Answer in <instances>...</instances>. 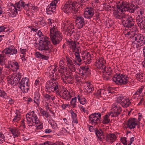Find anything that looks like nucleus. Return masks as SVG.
Wrapping results in <instances>:
<instances>
[{"mask_svg": "<svg viewBox=\"0 0 145 145\" xmlns=\"http://www.w3.org/2000/svg\"><path fill=\"white\" fill-rule=\"evenodd\" d=\"M21 4L20 1H19L17 3H16L15 4V5H16V6H14V12H15L17 14H18L17 10L19 11H21V6L20 4Z\"/></svg>", "mask_w": 145, "mask_h": 145, "instance_id": "obj_22", "label": "nucleus"}, {"mask_svg": "<svg viewBox=\"0 0 145 145\" xmlns=\"http://www.w3.org/2000/svg\"><path fill=\"white\" fill-rule=\"evenodd\" d=\"M41 58L42 59H44L45 60H47L49 58V57L48 56H46L43 55H42V56H41Z\"/></svg>", "mask_w": 145, "mask_h": 145, "instance_id": "obj_60", "label": "nucleus"}, {"mask_svg": "<svg viewBox=\"0 0 145 145\" xmlns=\"http://www.w3.org/2000/svg\"><path fill=\"white\" fill-rule=\"evenodd\" d=\"M105 93V90L103 89H100L97 90V92L94 93L93 95L96 96L102 97V95H104Z\"/></svg>", "mask_w": 145, "mask_h": 145, "instance_id": "obj_21", "label": "nucleus"}, {"mask_svg": "<svg viewBox=\"0 0 145 145\" xmlns=\"http://www.w3.org/2000/svg\"><path fill=\"white\" fill-rule=\"evenodd\" d=\"M129 78L127 75L120 73L116 74L112 78L113 81L118 85H124L129 83Z\"/></svg>", "mask_w": 145, "mask_h": 145, "instance_id": "obj_4", "label": "nucleus"}, {"mask_svg": "<svg viewBox=\"0 0 145 145\" xmlns=\"http://www.w3.org/2000/svg\"><path fill=\"white\" fill-rule=\"evenodd\" d=\"M57 95H59L61 98H62V99L65 100H67V98H66L67 97H65L64 95H63L62 96H61V95H60L59 93L57 92Z\"/></svg>", "mask_w": 145, "mask_h": 145, "instance_id": "obj_62", "label": "nucleus"}, {"mask_svg": "<svg viewBox=\"0 0 145 145\" xmlns=\"http://www.w3.org/2000/svg\"><path fill=\"white\" fill-rule=\"evenodd\" d=\"M126 16L125 15L123 14V15H120L119 14H116L115 15V17L118 19H121L122 20V18L123 17V16Z\"/></svg>", "mask_w": 145, "mask_h": 145, "instance_id": "obj_51", "label": "nucleus"}, {"mask_svg": "<svg viewBox=\"0 0 145 145\" xmlns=\"http://www.w3.org/2000/svg\"><path fill=\"white\" fill-rule=\"evenodd\" d=\"M66 59L67 62V64L68 66H71L73 64V62H72V61L68 57H66Z\"/></svg>", "mask_w": 145, "mask_h": 145, "instance_id": "obj_35", "label": "nucleus"}, {"mask_svg": "<svg viewBox=\"0 0 145 145\" xmlns=\"http://www.w3.org/2000/svg\"><path fill=\"white\" fill-rule=\"evenodd\" d=\"M76 97L72 98L71 101V105L72 106V107L74 108L76 106Z\"/></svg>", "mask_w": 145, "mask_h": 145, "instance_id": "obj_33", "label": "nucleus"}, {"mask_svg": "<svg viewBox=\"0 0 145 145\" xmlns=\"http://www.w3.org/2000/svg\"><path fill=\"white\" fill-rule=\"evenodd\" d=\"M71 114L72 117V119L76 118V114L75 113H74L73 111L72 110L71 111Z\"/></svg>", "mask_w": 145, "mask_h": 145, "instance_id": "obj_48", "label": "nucleus"}, {"mask_svg": "<svg viewBox=\"0 0 145 145\" xmlns=\"http://www.w3.org/2000/svg\"><path fill=\"white\" fill-rule=\"evenodd\" d=\"M84 12V17L86 18L90 19L93 16L94 10L93 8L90 7L87 8Z\"/></svg>", "mask_w": 145, "mask_h": 145, "instance_id": "obj_14", "label": "nucleus"}, {"mask_svg": "<svg viewBox=\"0 0 145 145\" xmlns=\"http://www.w3.org/2000/svg\"><path fill=\"white\" fill-rule=\"evenodd\" d=\"M35 57L37 58H39L41 57V56H42V54H41L40 52H36L35 54Z\"/></svg>", "mask_w": 145, "mask_h": 145, "instance_id": "obj_53", "label": "nucleus"}, {"mask_svg": "<svg viewBox=\"0 0 145 145\" xmlns=\"http://www.w3.org/2000/svg\"><path fill=\"white\" fill-rule=\"evenodd\" d=\"M97 128H94L93 126H90L89 128V130L90 132H95V130H96Z\"/></svg>", "mask_w": 145, "mask_h": 145, "instance_id": "obj_49", "label": "nucleus"}, {"mask_svg": "<svg viewBox=\"0 0 145 145\" xmlns=\"http://www.w3.org/2000/svg\"><path fill=\"white\" fill-rule=\"evenodd\" d=\"M137 119L135 118H130L127 121L126 123L127 127L131 129L134 128L137 124Z\"/></svg>", "mask_w": 145, "mask_h": 145, "instance_id": "obj_10", "label": "nucleus"}, {"mask_svg": "<svg viewBox=\"0 0 145 145\" xmlns=\"http://www.w3.org/2000/svg\"><path fill=\"white\" fill-rule=\"evenodd\" d=\"M48 8L46 9V12L47 14H52L51 12H54L56 10V7H52V6H48Z\"/></svg>", "mask_w": 145, "mask_h": 145, "instance_id": "obj_19", "label": "nucleus"}, {"mask_svg": "<svg viewBox=\"0 0 145 145\" xmlns=\"http://www.w3.org/2000/svg\"><path fill=\"white\" fill-rule=\"evenodd\" d=\"M101 114L100 113H95L91 114L89 116V123L92 125H96L101 123Z\"/></svg>", "mask_w": 145, "mask_h": 145, "instance_id": "obj_5", "label": "nucleus"}, {"mask_svg": "<svg viewBox=\"0 0 145 145\" xmlns=\"http://www.w3.org/2000/svg\"><path fill=\"white\" fill-rule=\"evenodd\" d=\"M116 138V136L114 134H108L106 136L105 140L108 142H110L111 143H112L114 141Z\"/></svg>", "mask_w": 145, "mask_h": 145, "instance_id": "obj_18", "label": "nucleus"}, {"mask_svg": "<svg viewBox=\"0 0 145 145\" xmlns=\"http://www.w3.org/2000/svg\"><path fill=\"white\" fill-rule=\"evenodd\" d=\"M136 78L139 81H143V76L140 75V73L136 74L135 76Z\"/></svg>", "mask_w": 145, "mask_h": 145, "instance_id": "obj_34", "label": "nucleus"}, {"mask_svg": "<svg viewBox=\"0 0 145 145\" xmlns=\"http://www.w3.org/2000/svg\"><path fill=\"white\" fill-rule=\"evenodd\" d=\"M124 16H123L122 23L124 27L129 28L134 26V21L131 16L126 15Z\"/></svg>", "mask_w": 145, "mask_h": 145, "instance_id": "obj_6", "label": "nucleus"}, {"mask_svg": "<svg viewBox=\"0 0 145 145\" xmlns=\"http://www.w3.org/2000/svg\"><path fill=\"white\" fill-rule=\"evenodd\" d=\"M95 133L97 137H98L100 136L101 135H102V134L103 133L101 130L100 129V130H98L97 128L96 130H95Z\"/></svg>", "mask_w": 145, "mask_h": 145, "instance_id": "obj_32", "label": "nucleus"}, {"mask_svg": "<svg viewBox=\"0 0 145 145\" xmlns=\"http://www.w3.org/2000/svg\"><path fill=\"white\" fill-rule=\"evenodd\" d=\"M68 67L71 72H74L76 71L75 65L74 64L72 65L71 66H69Z\"/></svg>", "mask_w": 145, "mask_h": 145, "instance_id": "obj_40", "label": "nucleus"}, {"mask_svg": "<svg viewBox=\"0 0 145 145\" xmlns=\"http://www.w3.org/2000/svg\"><path fill=\"white\" fill-rule=\"evenodd\" d=\"M21 4H20V6H21V8L22 9H22H24V10L28 11L29 9V7H26L25 6V2L24 1H22L20 2Z\"/></svg>", "mask_w": 145, "mask_h": 145, "instance_id": "obj_31", "label": "nucleus"}, {"mask_svg": "<svg viewBox=\"0 0 145 145\" xmlns=\"http://www.w3.org/2000/svg\"><path fill=\"white\" fill-rule=\"evenodd\" d=\"M88 85L87 86L85 91L88 93H88H92V91L94 90V88L93 85L90 84L89 82L88 83Z\"/></svg>", "mask_w": 145, "mask_h": 145, "instance_id": "obj_20", "label": "nucleus"}, {"mask_svg": "<svg viewBox=\"0 0 145 145\" xmlns=\"http://www.w3.org/2000/svg\"><path fill=\"white\" fill-rule=\"evenodd\" d=\"M27 121L29 125V126H32L33 125V123L31 122H32L31 119L27 120Z\"/></svg>", "mask_w": 145, "mask_h": 145, "instance_id": "obj_54", "label": "nucleus"}, {"mask_svg": "<svg viewBox=\"0 0 145 145\" xmlns=\"http://www.w3.org/2000/svg\"><path fill=\"white\" fill-rule=\"evenodd\" d=\"M56 86H54V85H53V90L54 91L56 89H57L58 88V83L57 84H55Z\"/></svg>", "mask_w": 145, "mask_h": 145, "instance_id": "obj_59", "label": "nucleus"}, {"mask_svg": "<svg viewBox=\"0 0 145 145\" xmlns=\"http://www.w3.org/2000/svg\"><path fill=\"white\" fill-rule=\"evenodd\" d=\"M73 52H75V53H79L81 52L80 50V47L76 46V48L74 49H73Z\"/></svg>", "mask_w": 145, "mask_h": 145, "instance_id": "obj_42", "label": "nucleus"}, {"mask_svg": "<svg viewBox=\"0 0 145 145\" xmlns=\"http://www.w3.org/2000/svg\"><path fill=\"white\" fill-rule=\"evenodd\" d=\"M20 115H18V114H16L13 120L12 121L17 122L18 121L20 120Z\"/></svg>", "mask_w": 145, "mask_h": 145, "instance_id": "obj_38", "label": "nucleus"}, {"mask_svg": "<svg viewBox=\"0 0 145 145\" xmlns=\"http://www.w3.org/2000/svg\"><path fill=\"white\" fill-rule=\"evenodd\" d=\"M5 137L3 134H1V137H0V144L3 143L5 141Z\"/></svg>", "mask_w": 145, "mask_h": 145, "instance_id": "obj_44", "label": "nucleus"}, {"mask_svg": "<svg viewBox=\"0 0 145 145\" xmlns=\"http://www.w3.org/2000/svg\"><path fill=\"white\" fill-rule=\"evenodd\" d=\"M72 6L70 4V3L68 2H67L66 4L64 6H63L61 7L62 10L65 13H68L72 12V8L71 7Z\"/></svg>", "mask_w": 145, "mask_h": 145, "instance_id": "obj_17", "label": "nucleus"}, {"mask_svg": "<svg viewBox=\"0 0 145 145\" xmlns=\"http://www.w3.org/2000/svg\"><path fill=\"white\" fill-rule=\"evenodd\" d=\"M131 103V102L129 99H125L122 101L120 104L123 107H127L130 105Z\"/></svg>", "mask_w": 145, "mask_h": 145, "instance_id": "obj_23", "label": "nucleus"}, {"mask_svg": "<svg viewBox=\"0 0 145 145\" xmlns=\"http://www.w3.org/2000/svg\"><path fill=\"white\" fill-rule=\"evenodd\" d=\"M50 36L52 42L54 46L60 43L61 41L63 36L62 34L57 30V27L54 26L50 31Z\"/></svg>", "mask_w": 145, "mask_h": 145, "instance_id": "obj_3", "label": "nucleus"}, {"mask_svg": "<svg viewBox=\"0 0 145 145\" xmlns=\"http://www.w3.org/2000/svg\"><path fill=\"white\" fill-rule=\"evenodd\" d=\"M7 99H8V103L9 104L12 105L14 103V101L13 99L11 98H10L9 97V98L8 97V98Z\"/></svg>", "mask_w": 145, "mask_h": 145, "instance_id": "obj_55", "label": "nucleus"}, {"mask_svg": "<svg viewBox=\"0 0 145 145\" xmlns=\"http://www.w3.org/2000/svg\"><path fill=\"white\" fill-rule=\"evenodd\" d=\"M98 138L100 141H102L104 140H105L106 139V137H105L103 133L102 135H101L100 136L98 137Z\"/></svg>", "mask_w": 145, "mask_h": 145, "instance_id": "obj_47", "label": "nucleus"}, {"mask_svg": "<svg viewBox=\"0 0 145 145\" xmlns=\"http://www.w3.org/2000/svg\"><path fill=\"white\" fill-rule=\"evenodd\" d=\"M103 60L104 59L101 58L100 59H99L97 61L96 63L100 66V67H102L103 69H105L106 68V66L104 64L103 62Z\"/></svg>", "mask_w": 145, "mask_h": 145, "instance_id": "obj_25", "label": "nucleus"}, {"mask_svg": "<svg viewBox=\"0 0 145 145\" xmlns=\"http://www.w3.org/2000/svg\"><path fill=\"white\" fill-rule=\"evenodd\" d=\"M2 97L5 99H8L9 97L7 96V94L3 90L0 89V97Z\"/></svg>", "mask_w": 145, "mask_h": 145, "instance_id": "obj_26", "label": "nucleus"}, {"mask_svg": "<svg viewBox=\"0 0 145 145\" xmlns=\"http://www.w3.org/2000/svg\"><path fill=\"white\" fill-rule=\"evenodd\" d=\"M93 19H95L96 20H97L99 19L100 17L99 16L100 15V13L97 11H95L94 12L93 11Z\"/></svg>", "mask_w": 145, "mask_h": 145, "instance_id": "obj_30", "label": "nucleus"}, {"mask_svg": "<svg viewBox=\"0 0 145 145\" xmlns=\"http://www.w3.org/2000/svg\"><path fill=\"white\" fill-rule=\"evenodd\" d=\"M136 21L140 28L145 29V18L138 16L136 18Z\"/></svg>", "mask_w": 145, "mask_h": 145, "instance_id": "obj_13", "label": "nucleus"}, {"mask_svg": "<svg viewBox=\"0 0 145 145\" xmlns=\"http://www.w3.org/2000/svg\"><path fill=\"white\" fill-rule=\"evenodd\" d=\"M69 104H63L61 105V107L63 108V109H65L66 108L67 106H69Z\"/></svg>", "mask_w": 145, "mask_h": 145, "instance_id": "obj_61", "label": "nucleus"}, {"mask_svg": "<svg viewBox=\"0 0 145 145\" xmlns=\"http://www.w3.org/2000/svg\"><path fill=\"white\" fill-rule=\"evenodd\" d=\"M18 131L19 130L18 129H15V130L13 134V135L15 136L16 137H18L19 136L20 134V133Z\"/></svg>", "mask_w": 145, "mask_h": 145, "instance_id": "obj_39", "label": "nucleus"}, {"mask_svg": "<svg viewBox=\"0 0 145 145\" xmlns=\"http://www.w3.org/2000/svg\"><path fill=\"white\" fill-rule=\"evenodd\" d=\"M75 22L78 29L82 28L85 25V21L83 17L81 16L76 15Z\"/></svg>", "mask_w": 145, "mask_h": 145, "instance_id": "obj_9", "label": "nucleus"}, {"mask_svg": "<svg viewBox=\"0 0 145 145\" xmlns=\"http://www.w3.org/2000/svg\"><path fill=\"white\" fill-rule=\"evenodd\" d=\"M109 117H108L107 115H105L103 119L102 123L103 124H106L108 123H109L110 119H109Z\"/></svg>", "mask_w": 145, "mask_h": 145, "instance_id": "obj_28", "label": "nucleus"}, {"mask_svg": "<svg viewBox=\"0 0 145 145\" xmlns=\"http://www.w3.org/2000/svg\"><path fill=\"white\" fill-rule=\"evenodd\" d=\"M40 95H39V96ZM39 97H35L34 98V102L36 104H37V103L39 102Z\"/></svg>", "mask_w": 145, "mask_h": 145, "instance_id": "obj_52", "label": "nucleus"}, {"mask_svg": "<svg viewBox=\"0 0 145 145\" xmlns=\"http://www.w3.org/2000/svg\"><path fill=\"white\" fill-rule=\"evenodd\" d=\"M5 29V27H4V26H0V33L2 32V31H4Z\"/></svg>", "mask_w": 145, "mask_h": 145, "instance_id": "obj_64", "label": "nucleus"}, {"mask_svg": "<svg viewBox=\"0 0 145 145\" xmlns=\"http://www.w3.org/2000/svg\"><path fill=\"white\" fill-rule=\"evenodd\" d=\"M72 12L74 14H76L77 13H79L80 10L79 9V8H72Z\"/></svg>", "mask_w": 145, "mask_h": 145, "instance_id": "obj_43", "label": "nucleus"}, {"mask_svg": "<svg viewBox=\"0 0 145 145\" xmlns=\"http://www.w3.org/2000/svg\"><path fill=\"white\" fill-rule=\"evenodd\" d=\"M67 23H68V21H65L63 22V24L64 25V26L63 27V30L66 32H69L70 29L68 28V24H66Z\"/></svg>", "mask_w": 145, "mask_h": 145, "instance_id": "obj_29", "label": "nucleus"}, {"mask_svg": "<svg viewBox=\"0 0 145 145\" xmlns=\"http://www.w3.org/2000/svg\"><path fill=\"white\" fill-rule=\"evenodd\" d=\"M5 56L3 54H0V63L2 65H5L6 60L5 59Z\"/></svg>", "mask_w": 145, "mask_h": 145, "instance_id": "obj_27", "label": "nucleus"}, {"mask_svg": "<svg viewBox=\"0 0 145 145\" xmlns=\"http://www.w3.org/2000/svg\"><path fill=\"white\" fill-rule=\"evenodd\" d=\"M12 64H13V65H14V67L16 69V71L19 69V66L18 62H12Z\"/></svg>", "mask_w": 145, "mask_h": 145, "instance_id": "obj_41", "label": "nucleus"}, {"mask_svg": "<svg viewBox=\"0 0 145 145\" xmlns=\"http://www.w3.org/2000/svg\"><path fill=\"white\" fill-rule=\"evenodd\" d=\"M49 39L46 36L40 38L38 48L40 50H43L45 54L47 55L52 52L53 48L52 45Z\"/></svg>", "mask_w": 145, "mask_h": 145, "instance_id": "obj_1", "label": "nucleus"}, {"mask_svg": "<svg viewBox=\"0 0 145 145\" xmlns=\"http://www.w3.org/2000/svg\"><path fill=\"white\" fill-rule=\"evenodd\" d=\"M89 0H80V4L78 2H76L75 3L77 5L78 4V5L80 4V6L81 7L83 5H85L86 3Z\"/></svg>", "mask_w": 145, "mask_h": 145, "instance_id": "obj_36", "label": "nucleus"}, {"mask_svg": "<svg viewBox=\"0 0 145 145\" xmlns=\"http://www.w3.org/2000/svg\"><path fill=\"white\" fill-rule=\"evenodd\" d=\"M20 50L22 54L24 55L25 54V52L26 51V49L20 48Z\"/></svg>", "mask_w": 145, "mask_h": 145, "instance_id": "obj_63", "label": "nucleus"}, {"mask_svg": "<svg viewBox=\"0 0 145 145\" xmlns=\"http://www.w3.org/2000/svg\"><path fill=\"white\" fill-rule=\"evenodd\" d=\"M107 91L108 92V93H112V92H113V89L110 87H108L107 89Z\"/></svg>", "mask_w": 145, "mask_h": 145, "instance_id": "obj_57", "label": "nucleus"}, {"mask_svg": "<svg viewBox=\"0 0 145 145\" xmlns=\"http://www.w3.org/2000/svg\"><path fill=\"white\" fill-rule=\"evenodd\" d=\"M40 113L43 116H45L46 118H48L49 117V115L48 112L44 110L41 111L40 112Z\"/></svg>", "mask_w": 145, "mask_h": 145, "instance_id": "obj_45", "label": "nucleus"}, {"mask_svg": "<svg viewBox=\"0 0 145 145\" xmlns=\"http://www.w3.org/2000/svg\"><path fill=\"white\" fill-rule=\"evenodd\" d=\"M86 100L84 98H83V97H82L81 100L80 101V103L81 104L84 105L86 103Z\"/></svg>", "mask_w": 145, "mask_h": 145, "instance_id": "obj_50", "label": "nucleus"}, {"mask_svg": "<svg viewBox=\"0 0 145 145\" xmlns=\"http://www.w3.org/2000/svg\"><path fill=\"white\" fill-rule=\"evenodd\" d=\"M30 115L32 114V119H31L32 122L36 124H38L40 123L39 119L38 118L37 116H40L38 113H35L34 111L30 112Z\"/></svg>", "mask_w": 145, "mask_h": 145, "instance_id": "obj_15", "label": "nucleus"}, {"mask_svg": "<svg viewBox=\"0 0 145 145\" xmlns=\"http://www.w3.org/2000/svg\"><path fill=\"white\" fill-rule=\"evenodd\" d=\"M22 78L20 82L19 83V88L21 89L23 92H27L29 89L28 85V80Z\"/></svg>", "mask_w": 145, "mask_h": 145, "instance_id": "obj_8", "label": "nucleus"}, {"mask_svg": "<svg viewBox=\"0 0 145 145\" xmlns=\"http://www.w3.org/2000/svg\"><path fill=\"white\" fill-rule=\"evenodd\" d=\"M3 53H5V54H10L12 55H15L17 53V50L14 47H12V46L8 47L6 48L2 52Z\"/></svg>", "mask_w": 145, "mask_h": 145, "instance_id": "obj_12", "label": "nucleus"}, {"mask_svg": "<svg viewBox=\"0 0 145 145\" xmlns=\"http://www.w3.org/2000/svg\"><path fill=\"white\" fill-rule=\"evenodd\" d=\"M67 43L69 45V47L72 48V50L74 49L76 46V44L75 42L72 41H67Z\"/></svg>", "mask_w": 145, "mask_h": 145, "instance_id": "obj_24", "label": "nucleus"}, {"mask_svg": "<svg viewBox=\"0 0 145 145\" xmlns=\"http://www.w3.org/2000/svg\"><path fill=\"white\" fill-rule=\"evenodd\" d=\"M121 141L123 144L124 145H127V141L126 138L125 137H122L121 138Z\"/></svg>", "mask_w": 145, "mask_h": 145, "instance_id": "obj_37", "label": "nucleus"}, {"mask_svg": "<svg viewBox=\"0 0 145 145\" xmlns=\"http://www.w3.org/2000/svg\"><path fill=\"white\" fill-rule=\"evenodd\" d=\"M121 2L119 5H117V8L121 12L127 11L131 13H133L137 9L140 8L139 6L135 5L132 3L129 4L128 2L123 1Z\"/></svg>", "mask_w": 145, "mask_h": 145, "instance_id": "obj_2", "label": "nucleus"}, {"mask_svg": "<svg viewBox=\"0 0 145 145\" xmlns=\"http://www.w3.org/2000/svg\"><path fill=\"white\" fill-rule=\"evenodd\" d=\"M112 115H111L112 117H117L121 113L122 111L121 107L117 106L115 105L112 106Z\"/></svg>", "mask_w": 145, "mask_h": 145, "instance_id": "obj_11", "label": "nucleus"}, {"mask_svg": "<svg viewBox=\"0 0 145 145\" xmlns=\"http://www.w3.org/2000/svg\"><path fill=\"white\" fill-rule=\"evenodd\" d=\"M79 69V72L81 74L82 76H84V75H90L88 72L89 68L88 66H81Z\"/></svg>", "mask_w": 145, "mask_h": 145, "instance_id": "obj_16", "label": "nucleus"}, {"mask_svg": "<svg viewBox=\"0 0 145 145\" xmlns=\"http://www.w3.org/2000/svg\"><path fill=\"white\" fill-rule=\"evenodd\" d=\"M144 86H142L140 88H139L138 90L137 91L138 92V94H140L142 91V89H144Z\"/></svg>", "mask_w": 145, "mask_h": 145, "instance_id": "obj_56", "label": "nucleus"}, {"mask_svg": "<svg viewBox=\"0 0 145 145\" xmlns=\"http://www.w3.org/2000/svg\"><path fill=\"white\" fill-rule=\"evenodd\" d=\"M123 99V97L122 96H120L118 97L117 98L116 102L118 103H120V104L122 102V100Z\"/></svg>", "mask_w": 145, "mask_h": 145, "instance_id": "obj_46", "label": "nucleus"}, {"mask_svg": "<svg viewBox=\"0 0 145 145\" xmlns=\"http://www.w3.org/2000/svg\"><path fill=\"white\" fill-rule=\"evenodd\" d=\"M44 96L46 99L47 100H50V98H51V96L47 94H45Z\"/></svg>", "mask_w": 145, "mask_h": 145, "instance_id": "obj_58", "label": "nucleus"}, {"mask_svg": "<svg viewBox=\"0 0 145 145\" xmlns=\"http://www.w3.org/2000/svg\"><path fill=\"white\" fill-rule=\"evenodd\" d=\"M21 77L20 73L18 72L14 77L10 76L8 78V83L11 85L15 84L16 85L19 82Z\"/></svg>", "mask_w": 145, "mask_h": 145, "instance_id": "obj_7", "label": "nucleus"}]
</instances>
